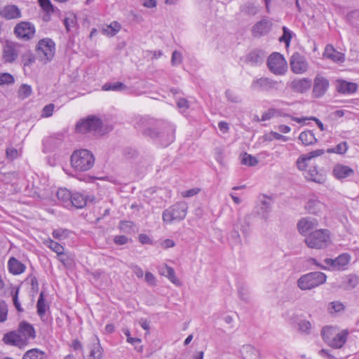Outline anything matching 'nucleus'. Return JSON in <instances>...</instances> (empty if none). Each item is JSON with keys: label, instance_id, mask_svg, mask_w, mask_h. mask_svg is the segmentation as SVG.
<instances>
[{"label": "nucleus", "instance_id": "nucleus-1", "mask_svg": "<svg viewBox=\"0 0 359 359\" xmlns=\"http://www.w3.org/2000/svg\"><path fill=\"white\" fill-rule=\"evenodd\" d=\"M153 120L146 118H140L135 127L141 130L145 135L154 139H158L161 144L167 147L175 140V127L170 123H158L156 126H153Z\"/></svg>", "mask_w": 359, "mask_h": 359}, {"label": "nucleus", "instance_id": "nucleus-2", "mask_svg": "<svg viewBox=\"0 0 359 359\" xmlns=\"http://www.w3.org/2000/svg\"><path fill=\"white\" fill-rule=\"evenodd\" d=\"M72 168L76 171L84 172L89 170L95 163L93 154L87 149L74 151L70 157Z\"/></svg>", "mask_w": 359, "mask_h": 359}, {"label": "nucleus", "instance_id": "nucleus-3", "mask_svg": "<svg viewBox=\"0 0 359 359\" xmlns=\"http://www.w3.org/2000/svg\"><path fill=\"white\" fill-rule=\"evenodd\" d=\"M304 242L309 248L325 249L331 244L330 232L323 229L313 231L306 236Z\"/></svg>", "mask_w": 359, "mask_h": 359}, {"label": "nucleus", "instance_id": "nucleus-4", "mask_svg": "<svg viewBox=\"0 0 359 359\" xmlns=\"http://www.w3.org/2000/svg\"><path fill=\"white\" fill-rule=\"evenodd\" d=\"M326 275L320 271L310 272L302 276L297 282L298 287L302 290H309L317 287L326 282Z\"/></svg>", "mask_w": 359, "mask_h": 359}, {"label": "nucleus", "instance_id": "nucleus-5", "mask_svg": "<svg viewBox=\"0 0 359 359\" xmlns=\"http://www.w3.org/2000/svg\"><path fill=\"white\" fill-rule=\"evenodd\" d=\"M36 53L38 59L43 63L47 64L50 62L55 55V44L54 41L49 39L45 38L41 39L36 46Z\"/></svg>", "mask_w": 359, "mask_h": 359}, {"label": "nucleus", "instance_id": "nucleus-6", "mask_svg": "<svg viewBox=\"0 0 359 359\" xmlns=\"http://www.w3.org/2000/svg\"><path fill=\"white\" fill-rule=\"evenodd\" d=\"M188 205L184 201L176 203L163 212L162 219L164 222L171 223L174 221L183 220L187 213Z\"/></svg>", "mask_w": 359, "mask_h": 359}, {"label": "nucleus", "instance_id": "nucleus-7", "mask_svg": "<svg viewBox=\"0 0 359 359\" xmlns=\"http://www.w3.org/2000/svg\"><path fill=\"white\" fill-rule=\"evenodd\" d=\"M24 46L19 43L6 41L2 47V60L4 63H13L16 61Z\"/></svg>", "mask_w": 359, "mask_h": 359}, {"label": "nucleus", "instance_id": "nucleus-8", "mask_svg": "<svg viewBox=\"0 0 359 359\" xmlns=\"http://www.w3.org/2000/svg\"><path fill=\"white\" fill-rule=\"evenodd\" d=\"M267 67L274 74L283 75L287 70V62L279 53H272L268 58Z\"/></svg>", "mask_w": 359, "mask_h": 359}, {"label": "nucleus", "instance_id": "nucleus-9", "mask_svg": "<svg viewBox=\"0 0 359 359\" xmlns=\"http://www.w3.org/2000/svg\"><path fill=\"white\" fill-rule=\"evenodd\" d=\"M101 126L102 121L95 116H91L78 122L76 126V130L80 133H98Z\"/></svg>", "mask_w": 359, "mask_h": 359}, {"label": "nucleus", "instance_id": "nucleus-10", "mask_svg": "<svg viewBox=\"0 0 359 359\" xmlns=\"http://www.w3.org/2000/svg\"><path fill=\"white\" fill-rule=\"evenodd\" d=\"M35 32L34 25L27 21L20 22L14 27V34L16 37L24 41L32 39L34 36Z\"/></svg>", "mask_w": 359, "mask_h": 359}, {"label": "nucleus", "instance_id": "nucleus-11", "mask_svg": "<svg viewBox=\"0 0 359 359\" xmlns=\"http://www.w3.org/2000/svg\"><path fill=\"white\" fill-rule=\"evenodd\" d=\"M278 82L267 77L255 79L250 84V89L256 92L271 91L278 89Z\"/></svg>", "mask_w": 359, "mask_h": 359}, {"label": "nucleus", "instance_id": "nucleus-12", "mask_svg": "<svg viewBox=\"0 0 359 359\" xmlns=\"http://www.w3.org/2000/svg\"><path fill=\"white\" fill-rule=\"evenodd\" d=\"M88 353L83 356V359H104L103 348L101 346L100 339L96 335H92L87 344Z\"/></svg>", "mask_w": 359, "mask_h": 359}, {"label": "nucleus", "instance_id": "nucleus-13", "mask_svg": "<svg viewBox=\"0 0 359 359\" xmlns=\"http://www.w3.org/2000/svg\"><path fill=\"white\" fill-rule=\"evenodd\" d=\"M330 87L329 80L320 74H317L313 79L312 96L314 98L323 97Z\"/></svg>", "mask_w": 359, "mask_h": 359}, {"label": "nucleus", "instance_id": "nucleus-14", "mask_svg": "<svg viewBox=\"0 0 359 359\" xmlns=\"http://www.w3.org/2000/svg\"><path fill=\"white\" fill-rule=\"evenodd\" d=\"M290 65L293 73L302 74L309 69V62L306 58L299 53H294L290 59Z\"/></svg>", "mask_w": 359, "mask_h": 359}, {"label": "nucleus", "instance_id": "nucleus-15", "mask_svg": "<svg viewBox=\"0 0 359 359\" xmlns=\"http://www.w3.org/2000/svg\"><path fill=\"white\" fill-rule=\"evenodd\" d=\"M325 151L324 149H316L306 154L301 155L297 161V167L299 170H304L309 165V162L318 156L324 154Z\"/></svg>", "mask_w": 359, "mask_h": 359}, {"label": "nucleus", "instance_id": "nucleus-16", "mask_svg": "<svg viewBox=\"0 0 359 359\" xmlns=\"http://www.w3.org/2000/svg\"><path fill=\"white\" fill-rule=\"evenodd\" d=\"M318 226V221L313 217H306L302 218L297 223V229L300 234L306 235L309 231Z\"/></svg>", "mask_w": 359, "mask_h": 359}, {"label": "nucleus", "instance_id": "nucleus-17", "mask_svg": "<svg viewBox=\"0 0 359 359\" xmlns=\"http://www.w3.org/2000/svg\"><path fill=\"white\" fill-rule=\"evenodd\" d=\"M21 11L15 5H6L0 9V17L5 20H15L21 18Z\"/></svg>", "mask_w": 359, "mask_h": 359}, {"label": "nucleus", "instance_id": "nucleus-18", "mask_svg": "<svg viewBox=\"0 0 359 359\" xmlns=\"http://www.w3.org/2000/svg\"><path fill=\"white\" fill-rule=\"evenodd\" d=\"M304 175L308 181L314 182L318 184H323L326 180L325 175L319 171L316 166H310L308 170H304Z\"/></svg>", "mask_w": 359, "mask_h": 359}, {"label": "nucleus", "instance_id": "nucleus-19", "mask_svg": "<svg viewBox=\"0 0 359 359\" xmlns=\"http://www.w3.org/2000/svg\"><path fill=\"white\" fill-rule=\"evenodd\" d=\"M325 204L319 201L316 196L310 197L305 205L306 210L309 213L313 215H318L322 212L325 210Z\"/></svg>", "mask_w": 359, "mask_h": 359}, {"label": "nucleus", "instance_id": "nucleus-20", "mask_svg": "<svg viewBox=\"0 0 359 359\" xmlns=\"http://www.w3.org/2000/svg\"><path fill=\"white\" fill-rule=\"evenodd\" d=\"M272 22L267 19H263L257 22L252 27V32L254 36H260L266 34L271 29Z\"/></svg>", "mask_w": 359, "mask_h": 359}, {"label": "nucleus", "instance_id": "nucleus-21", "mask_svg": "<svg viewBox=\"0 0 359 359\" xmlns=\"http://www.w3.org/2000/svg\"><path fill=\"white\" fill-rule=\"evenodd\" d=\"M311 80L309 78H302L294 79L290 84V88L293 91L304 93L308 91L311 87Z\"/></svg>", "mask_w": 359, "mask_h": 359}, {"label": "nucleus", "instance_id": "nucleus-22", "mask_svg": "<svg viewBox=\"0 0 359 359\" xmlns=\"http://www.w3.org/2000/svg\"><path fill=\"white\" fill-rule=\"evenodd\" d=\"M357 90L358 85L355 83L346 81L342 79L338 80L337 81V90L341 94H353L355 93Z\"/></svg>", "mask_w": 359, "mask_h": 359}, {"label": "nucleus", "instance_id": "nucleus-23", "mask_svg": "<svg viewBox=\"0 0 359 359\" xmlns=\"http://www.w3.org/2000/svg\"><path fill=\"white\" fill-rule=\"evenodd\" d=\"M350 261V256L347 254H342L338 256L336 259H332L327 258L324 260L325 263L334 269H341L346 266Z\"/></svg>", "mask_w": 359, "mask_h": 359}, {"label": "nucleus", "instance_id": "nucleus-24", "mask_svg": "<svg viewBox=\"0 0 359 359\" xmlns=\"http://www.w3.org/2000/svg\"><path fill=\"white\" fill-rule=\"evenodd\" d=\"M18 332L19 334L22 336L24 344L28 339H34L35 337V331L33 326L31 324L26 322H22L20 324Z\"/></svg>", "mask_w": 359, "mask_h": 359}, {"label": "nucleus", "instance_id": "nucleus-25", "mask_svg": "<svg viewBox=\"0 0 359 359\" xmlns=\"http://www.w3.org/2000/svg\"><path fill=\"white\" fill-rule=\"evenodd\" d=\"M93 198L91 196H86L83 194L76 192L72 194V199L70 200V205L76 208H83L88 201H93Z\"/></svg>", "mask_w": 359, "mask_h": 359}, {"label": "nucleus", "instance_id": "nucleus-26", "mask_svg": "<svg viewBox=\"0 0 359 359\" xmlns=\"http://www.w3.org/2000/svg\"><path fill=\"white\" fill-rule=\"evenodd\" d=\"M348 335V331L347 330H344L340 332H337L327 344L332 348H340L346 343Z\"/></svg>", "mask_w": 359, "mask_h": 359}, {"label": "nucleus", "instance_id": "nucleus-27", "mask_svg": "<svg viewBox=\"0 0 359 359\" xmlns=\"http://www.w3.org/2000/svg\"><path fill=\"white\" fill-rule=\"evenodd\" d=\"M8 269L11 273L19 275L25 271L26 266L16 258L11 257L8 262Z\"/></svg>", "mask_w": 359, "mask_h": 359}, {"label": "nucleus", "instance_id": "nucleus-28", "mask_svg": "<svg viewBox=\"0 0 359 359\" xmlns=\"http://www.w3.org/2000/svg\"><path fill=\"white\" fill-rule=\"evenodd\" d=\"M323 57L329 58L336 62H341L344 60V54L336 50L332 45L326 46Z\"/></svg>", "mask_w": 359, "mask_h": 359}, {"label": "nucleus", "instance_id": "nucleus-29", "mask_svg": "<svg viewBox=\"0 0 359 359\" xmlns=\"http://www.w3.org/2000/svg\"><path fill=\"white\" fill-rule=\"evenodd\" d=\"M334 176L339 180L346 178L353 174V170L347 165L337 164L333 168Z\"/></svg>", "mask_w": 359, "mask_h": 359}, {"label": "nucleus", "instance_id": "nucleus-30", "mask_svg": "<svg viewBox=\"0 0 359 359\" xmlns=\"http://www.w3.org/2000/svg\"><path fill=\"white\" fill-rule=\"evenodd\" d=\"M158 272L161 276L166 277L170 282L176 285H180V282L175 276L174 269L167 264H163L158 269Z\"/></svg>", "mask_w": 359, "mask_h": 359}, {"label": "nucleus", "instance_id": "nucleus-31", "mask_svg": "<svg viewBox=\"0 0 359 359\" xmlns=\"http://www.w3.org/2000/svg\"><path fill=\"white\" fill-rule=\"evenodd\" d=\"M3 341L6 344L21 346L23 343V339L18 332H11L4 334Z\"/></svg>", "mask_w": 359, "mask_h": 359}, {"label": "nucleus", "instance_id": "nucleus-32", "mask_svg": "<svg viewBox=\"0 0 359 359\" xmlns=\"http://www.w3.org/2000/svg\"><path fill=\"white\" fill-rule=\"evenodd\" d=\"M299 139L304 145H311L317 142V139L311 130L302 132L299 134Z\"/></svg>", "mask_w": 359, "mask_h": 359}, {"label": "nucleus", "instance_id": "nucleus-33", "mask_svg": "<svg viewBox=\"0 0 359 359\" xmlns=\"http://www.w3.org/2000/svg\"><path fill=\"white\" fill-rule=\"evenodd\" d=\"M57 197L59 201L62 202L65 205H70V200L72 197V194L66 188H60L57 191Z\"/></svg>", "mask_w": 359, "mask_h": 359}, {"label": "nucleus", "instance_id": "nucleus-34", "mask_svg": "<svg viewBox=\"0 0 359 359\" xmlns=\"http://www.w3.org/2000/svg\"><path fill=\"white\" fill-rule=\"evenodd\" d=\"M22 63L24 67H30L35 62L36 57L30 50L26 49L21 53Z\"/></svg>", "mask_w": 359, "mask_h": 359}, {"label": "nucleus", "instance_id": "nucleus-35", "mask_svg": "<svg viewBox=\"0 0 359 359\" xmlns=\"http://www.w3.org/2000/svg\"><path fill=\"white\" fill-rule=\"evenodd\" d=\"M244 359H256L258 355V351L252 346L245 345L241 351Z\"/></svg>", "mask_w": 359, "mask_h": 359}, {"label": "nucleus", "instance_id": "nucleus-36", "mask_svg": "<svg viewBox=\"0 0 359 359\" xmlns=\"http://www.w3.org/2000/svg\"><path fill=\"white\" fill-rule=\"evenodd\" d=\"M46 358V354L43 351L38 348H32L24 354L22 359H45Z\"/></svg>", "mask_w": 359, "mask_h": 359}, {"label": "nucleus", "instance_id": "nucleus-37", "mask_svg": "<svg viewBox=\"0 0 359 359\" xmlns=\"http://www.w3.org/2000/svg\"><path fill=\"white\" fill-rule=\"evenodd\" d=\"M271 202L269 200H263L261 202L258 214L262 217V219L266 220L269 216L271 212Z\"/></svg>", "mask_w": 359, "mask_h": 359}, {"label": "nucleus", "instance_id": "nucleus-38", "mask_svg": "<svg viewBox=\"0 0 359 359\" xmlns=\"http://www.w3.org/2000/svg\"><path fill=\"white\" fill-rule=\"evenodd\" d=\"M43 244L55 252L57 256L62 255L65 251V248L62 245L50 238L45 240Z\"/></svg>", "mask_w": 359, "mask_h": 359}, {"label": "nucleus", "instance_id": "nucleus-39", "mask_svg": "<svg viewBox=\"0 0 359 359\" xmlns=\"http://www.w3.org/2000/svg\"><path fill=\"white\" fill-rule=\"evenodd\" d=\"M102 89L105 91H123L127 90L128 87L121 82L106 83L102 86Z\"/></svg>", "mask_w": 359, "mask_h": 359}, {"label": "nucleus", "instance_id": "nucleus-40", "mask_svg": "<svg viewBox=\"0 0 359 359\" xmlns=\"http://www.w3.org/2000/svg\"><path fill=\"white\" fill-rule=\"evenodd\" d=\"M337 330L336 328L331 327V326H327L323 328L321 331V335L323 339V340L328 344L330 342V340H331L332 338H334V335L337 334Z\"/></svg>", "mask_w": 359, "mask_h": 359}, {"label": "nucleus", "instance_id": "nucleus-41", "mask_svg": "<svg viewBox=\"0 0 359 359\" xmlns=\"http://www.w3.org/2000/svg\"><path fill=\"white\" fill-rule=\"evenodd\" d=\"M121 29V25L114 21L109 25L103 29V33L109 36H115Z\"/></svg>", "mask_w": 359, "mask_h": 359}, {"label": "nucleus", "instance_id": "nucleus-42", "mask_svg": "<svg viewBox=\"0 0 359 359\" xmlns=\"http://www.w3.org/2000/svg\"><path fill=\"white\" fill-rule=\"evenodd\" d=\"M32 93V88L31 86L27 84H22L18 89V96L20 98L24 100L31 95Z\"/></svg>", "mask_w": 359, "mask_h": 359}, {"label": "nucleus", "instance_id": "nucleus-43", "mask_svg": "<svg viewBox=\"0 0 359 359\" xmlns=\"http://www.w3.org/2000/svg\"><path fill=\"white\" fill-rule=\"evenodd\" d=\"M36 307L39 316L42 317L45 314L47 309V305L46 304L45 299H43V292L40 294L39 298L37 302Z\"/></svg>", "mask_w": 359, "mask_h": 359}, {"label": "nucleus", "instance_id": "nucleus-44", "mask_svg": "<svg viewBox=\"0 0 359 359\" xmlns=\"http://www.w3.org/2000/svg\"><path fill=\"white\" fill-rule=\"evenodd\" d=\"M15 82L13 76L9 73H0V86L11 85Z\"/></svg>", "mask_w": 359, "mask_h": 359}, {"label": "nucleus", "instance_id": "nucleus-45", "mask_svg": "<svg viewBox=\"0 0 359 359\" xmlns=\"http://www.w3.org/2000/svg\"><path fill=\"white\" fill-rule=\"evenodd\" d=\"M283 34L280 38L279 41L281 42H284L286 45V46H289L290 43V41L292 39V32L290 31L287 27H283Z\"/></svg>", "mask_w": 359, "mask_h": 359}, {"label": "nucleus", "instance_id": "nucleus-46", "mask_svg": "<svg viewBox=\"0 0 359 359\" xmlns=\"http://www.w3.org/2000/svg\"><path fill=\"white\" fill-rule=\"evenodd\" d=\"M241 163L249 166H255L258 163V161L250 154H245L242 158Z\"/></svg>", "mask_w": 359, "mask_h": 359}, {"label": "nucleus", "instance_id": "nucleus-47", "mask_svg": "<svg viewBox=\"0 0 359 359\" xmlns=\"http://www.w3.org/2000/svg\"><path fill=\"white\" fill-rule=\"evenodd\" d=\"M279 114H280L279 110H277L273 108H271L262 114L261 121H265L269 120L274 116H278Z\"/></svg>", "mask_w": 359, "mask_h": 359}, {"label": "nucleus", "instance_id": "nucleus-48", "mask_svg": "<svg viewBox=\"0 0 359 359\" xmlns=\"http://www.w3.org/2000/svg\"><path fill=\"white\" fill-rule=\"evenodd\" d=\"M8 306L3 300H0V323H4L8 317Z\"/></svg>", "mask_w": 359, "mask_h": 359}, {"label": "nucleus", "instance_id": "nucleus-49", "mask_svg": "<svg viewBox=\"0 0 359 359\" xmlns=\"http://www.w3.org/2000/svg\"><path fill=\"white\" fill-rule=\"evenodd\" d=\"M182 60H183L182 54L180 51L174 50L172 53L171 61H170L171 65L172 66H178L182 62Z\"/></svg>", "mask_w": 359, "mask_h": 359}, {"label": "nucleus", "instance_id": "nucleus-50", "mask_svg": "<svg viewBox=\"0 0 359 359\" xmlns=\"http://www.w3.org/2000/svg\"><path fill=\"white\" fill-rule=\"evenodd\" d=\"M52 234L55 238L62 240L69 236V231L67 229H57L53 230Z\"/></svg>", "mask_w": 359, "mask_h": 359}, {"label": "nucleus", "instance_id": "nucleus-51", "mask_svg": "<svg viewBox=\"0 0 359 359\" xmlns=\"http://www.w3.org/2000/svg\"><path fill=\"white\" fill-rule=\"evenodd\" d=\"M298 325L300 332L307 334L310 333L312 326L309 321L306 320H301Z\"/></svg>", "mask_w": 359, "mask_h": 359}, {"label": "nucleus", "instance_id": "nucleus-52", "mask_svg": "<svg viewBox=\"0 0 359 359\" xmlns=\"http://www.w3.org/2000/svg\"><path fill=\"white\" fill-rule=\"evenodd\" d=\"M242 11L249 15H255L257 8L253 3L248 2L242 6Z\"/></svg>", "mask_w": 359, "mask_h": 359}, {"label": "nucleus", "instance_id": "nucleus-53", "mask_svg": "<svg viewBox=\"0 0 359 359\" xmlns=\"http://www.w3.org/2000/svg\"><path fill=\"white\" fill-rule=\"evenodd\" d=\"M40 6L47 14L53 13L54 8L50 0H41L39 1Z\"/></svg>", "mask_w": 359, "mask_h": 359}, {"label": "nucleus", "instance_id": "nucleus-54", "mask_svg": "<svg viewBox=\"0 0 359 359\" xmlns=\"http://www.w3.org/2000/svg\"><path fill=\"white\" fill-rule=\"evenodd\" d=\"M133 223L130 221H121L119 224V228L122 231L130 233L133 231Z\"/></svg>", "mask_w": 359, "mask_h": 359}, {"label": "nucleus", "instance_id": "nucleus-55", "mask_svg": "<svg viewBox=\"0 0 359 359\" xmlns=\"http://www.w3.org/2000/svg\"><path fill=\"white\" fill-rule=\"evenodd\" d=\"M57 259L66 267H68L72 265V259L70 257L69 255L65 254V251L62 252V255L57 256Z\"/></svg>", "mask_w": 359, "mask_h": 359}, {"label": "nucleus", "instance_id": "nucleus-56", "mask_svg": "<svg viewBox=\"0 0 359 359\" xmlns=\"http://www.w3.org/2000/svg\"><path fill=\"white\" fill-rule=\"evenodd\" d=\"M18 293H19V288H17L15 290V292H13V294H12V295H13V304H14L15 309H17V311L18 312H22L23 311V309L22 308L21 304H20V303L18 301Z\"/></svg>", "mask_w": 359, "mask_h": 359}, {"label": "nucleus", "instance_id": "nucleus-57", "mask_svg": "<svg viewBox=\"0 0 359 359\" xmlns=\"http://www.w3.org/2000/svg\"><path fill=\"white\" fill-rule=\"evenodd\" d=\"M55 105L53 104H49L45 106L42 110L41 117L46 118L52 116Z\"/></svg>", "mask_w": 359, "mask_h": 359}, {"label": "nucleus", "instance_id": "nucleus-58", "mask_svg": "<svg viewBox=\"0 0 359 359\" xmlns=\"http://www.w3.org/2000/svg\"><path fill=\"white\" fill-rule=\"evenodd\" d=\"M273 139L282 140L283 142H287L289 140V138L287 136H284L278 133L271 131L268 135V140L271 141Z\"/></svg>", "mask_w": 359, "mask_h": 359}, {"label": "nucleus", "instance_id": "nucleus-59", "mask_svg": "<svg viewBox=\"0 0 359 359\" xmlns=\"http://www.w3.org/2000/svg\"><path fill=\"white\" fill-rule=\"evenodd\" d=\"M75 23L76 18L73 15L65 18L64 20V25L67 32L70 31L71 28L74 26Z\"/></svg>", "mask_w": 359, "mask_h": 359}, {"label": "nucleus", "instance_id": "nucleus-60", "mask_svg": "<svg viewBox=\"0 0 359 359\" xmlns=\"http://www.w3.org/2000/svg\"><path fill=\"white\" fill-rule=\"evenodd\" d=\"M348 149L346 142H341L335 147L336 154H344Z\"/></svg>", "mask_w": 359, "mask_h": 359}, {"label": "nucleus", "instance_id": "nucleus-61", "mask_svg": "<svg viewBox=\"0 0 359 359\" xmlns=\"http://www.w3.org/2000/svg\"><path fill=\"white\" fill-rule=\"evenodd\" d=\"M6 157L13 161L18 158V151L13 147H8L6 150Z\"/></svg>", "mask_w": 359, "mask_h": 359}, {"label": "nucleus", "instance_id": "nucleus-62", "mask_svg": "<svg viewBox=\"0 0 359 359\" xmlns=\"http://www.w3.org/2000/svg\"><path fill=\"white\" fill-rule=\"evenodd\" d=\"M200 191V189L198 188H193L187 191H184L181 193V196L183 198H190L192 197Z\"/></svg>", "mask_w": 359, "mask_h": 359}, {"label": "nucleus", "instance_id": "nucleus-63", "mask_svg": "<svg viewBox=\"0 0 359 359\" xmlns=\"http://www.w3.org/2000/svg\"><path fill=\"white\" fill-rule=\"evenodd\" d=\"M144 279L149 285L154 286L156 285V277L151 272H146Z\"/></svg>", "mask_w": 359, "mask_h": 359}, {"label": "nucleus", "instance_id": "nucleus-64", "mask_svg": "<svg viewBox=\"0 0 359 359\" xmlns=\"http://www.w3.org/2000/svg\"><path fill=\"white\" fill-rule=\"evenodd\" d=\"M248 60L252 62V63L257 64L262 62V57L255 52H251L248 57Z\"/></svg>", "mask_w": 359, "mask_h": 359}]
</instances>
